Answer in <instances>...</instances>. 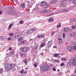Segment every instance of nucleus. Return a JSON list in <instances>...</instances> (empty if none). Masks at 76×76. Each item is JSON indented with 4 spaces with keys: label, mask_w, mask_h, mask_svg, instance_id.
<instances>
[{
    "label": "nucleus",
    "mask_w": 76,
    "mask_h": 76,
    "mask_svg": "<svg viewBox=\"0 0 76 76\" xmlns=\"http://www.w3.org/2000/svg\"><path fill=\"white\" fill-rule=\"evenodd\" d=\"M15 66L16 65L15 64H6L5 65V70L6 71H9L10 70H12Z\"/></svg>",
    "instance_id": "f257e3e1"
},
{
    "label": "nucleus",
    "mask_w": 76,
    "mask_h": 76,
    "mask_svg": "<svg viewBox=\"0 0 76 76\" xmlns=\"http://www.w3.org/2000/svg\"><path fill=\"white\" fill-rule=\"evenodd\" d=\"M14 7H9V10H10V11H9L8 12V13L10 15H13V16H14V15H15L16 16H18V15H16V12L14 11V10L13 9Z\"/></svg>",
    "instance_id": "f03ea898"
},
{
    "label": "nucleus",
    "mask_w": 76,
    "mask_h": 76,
    "mask_svg": "<svg viewBox=\"0 0 76 76\" xmlns=\"http://www.w3.org/2000/svg\"><path fill=\"white\" fill-rule=\"evenodd\" d=\"M50 69V67L48 65H44L40 67V70L43 72H46Z\"/></svg>",
    "instance_id": "7ed1b4c3"
},
{
    "label": "nucleus",
    "mask_w": 76,
    "mask_h": 76,
    "mask_svg": "<svg viewBox=\"0 0 76 76\" xmlns=\"http://www.w3.org/2000/svg\"><path fill=\"white\" fill-rule=\"evenodd\" d=\"M21 50H22L23 52H26V51L28 50V48L26 47H24L22 48H21Z\"/></svg>",
    "instance_id": "20e7f679"
},
{
    "label": "nucleus",
    "mask_w": 76,
    "mask_h": 76,
    "mask_svg": "<svg viewBox=\"0 0 76 76\" xmlns=\"http://www.w3.org/2000/svg\"><path fill=\"white\" fill-rule=\"evenodd\" d=\"M72 64L76 66V57L72 59Z\"/></svg>",
    "instance_id": "39448f33"
},
{
    "label": "nucleus",
    "mask_w": 76,
    "mask_h": 76,
    "mask_svg": "<svg viewBox=\"0 0 76 76\" xmlns=\"http://www.w3.org/2000/svg\"><path fill=\"white\" fill-rule=\"evenodd\" d=\"M32 32H33V30H32V29L28 30L26 31V33L27 34H31L32 33Z\"/></svg>",
    "instance_id": "423d86ee"
},
{
    "label": "nucleus",
    "mask_w": 76,
    "mask_h": 76,
    "mask_svg": "<svg viewBox=\"0 0 76 76\" xmlns=\"http://www.w3.org/2000/svg\"><path fill=\"white\" fill-rule=\"evenodd\" d=\"M45 37V35L44 34H42L38 36H37L38 38H44Z\"/></svg>",
    "instance_id": "0eeeda50"
},
{
    "label": "nucleus",
    "mask_w": 76,
    "mask_h": 76,
    "mask_svg": "<svg viewBox=\"0 0 76 76\" xmlns=\"http://www.w3.org/2000/svg\"><path fill=\"white\" fill-rule=\"evenodd\" d=\"M58 42L59 44H61V43H62V39L58 38Z\"/></svg>",
    "instance_id": "6e6552de"
},
{
    "label": "nucleus",
    "mask_w": 76,
    "mask_h": 76,
    "mask_svg": "<svg viewBox=\"0 0 76 76\" xmlns=\"http://www.w3.org/2000/svg\"><path fill=\"white\" fill-rule=\"evenodd\" d=\"M70 35L71 37H73L74 36H75V33L73 32L70 34Z\"/></svg>",
    "instance_id": "1a4fd4ad"
},
{
    "label": "nucleus",
    "mask_w": 76,
    "mask_h": 76,
    "mask_svg": "<svg viewBox=\"0 0 76 76\" xmlns=\"http://www.w3.org/2000/svg\"><path fill=\"white\" fill-rule=\"evenodd\" d=\"M57 1V0H53L51 1V3L52 4H54V3H56Z\"/></svg>",
    "instance_id": "9d476101"
},
{
    "label": "nucleus",
    "mask_w": 76,
    "mask_h": 76,
    "mask_svg": "<svg viewBox=\"0 0 76 76\" xmlns=\"http://www.w3.org/2000/svg\"><path fill=\"white\" fill-rule=\"evenodd\" d=\"M45 45V42H44L42 43L41 45L39 47V48H40V47H44Z\"/></svg>",
    "instance_id": "9b49d317"
},
{
    "label": "nucleus",
    "mask_w": 76,
    "mask_h": 76,
    "mask_svg": "<svg viewBox=\"0 0 76 76\" xmlns=\"http://www.w3.org/2000/svg\"><path fill=\"white\" fill-rule=\"evenodd\" d=\"M46 4H47V2L45 1H43L42 2L41 5L42 6H45Z\"/></svg>",
    "instance_id": "f8f14e48"
},
{
    "label": "nucleus",
    "mask_w": 76,
    "mask_h": 76,
    "mask_svg": "<svg viewBox=\"0 0 76 76\" xmlns=\"http://www.w3.org/2000/svg\"><path fill=\"white\" fill-rule=\"evenodd\" d=\"M28 59H26L23 61V63H25V64H27V63L28 62Z\"/></svg>",
    "instance_id": "ddd939ff"
},
{
    "label": "nucleus",
    "mask_w": 76,
    "mask_h": 76,
    "mask_svg": "<svg viewBox=\"0 0 76 76\" xmlns=\"http://www.w3.org/2000/svg\"><path fill=\"white\" fill-rule=\"evenodd\" d=\"M52 42L51 41H49L48 42V47H50V45H51V42Z\"/></svg>",
    "instance_id": "4468645a"
},
{
    "label": "nucleus",
    "mask_w": 76,
    "mask_h": 76,
    "mask_svg": "<svg viewBox=\"0 0 76 76\" xmlns=\"http://www.w3.org/2000/svg\"><path fill=\"white\" fill-rule=\"evenodd\" d=\"M18 38V37H16L15 35V36H13L12 39L13 41H15V39H17Z\"/></svg>",
    "instance_id": "2eb2a0df"
},
{
    "label": "nucleus",
    "mask_w": 76,
    "mask_h": 76,
    "mask_svg": "<svg viewBox=\"0 0 76 76\" xmlns=\"http://www.w3.org/2000/svg\"><path fill=\"white\" fill-rule=\"evenodd\" d=\"M15 35L16 37H19V35H20V34L19 33H16L15 34Z\"/></svg>",
    "instance_id": "dca6fc26"
},
{
    "label": "nucleus",
    "mask_w": 76,
    "mask_h": 76,
    "mask_svg": "<svg viewBox=\"0 0 76 76\" xmlns=\"http://www.w3.org/2000/svg\"><path fill=\"white\" fill-rule=\"evenodd\" d=\"M13 23H11L10 24L8 27L9 29H11V28H12V27L13 26Z\"/></svg>",
    "instance_id": "f3484780"
},
{
    "label": "nucleus",
    "mask_w": 76,
    "mask_h": 76,
    "mask_svg": "<svg viewBox=\"0 0 76 76\" xmlns=\"http://www.w3.org/2000/svg\"><path fill=\"white\" fill-rule=\"evenodd\" d=\"M64 32H66L67 31H68V29H67V28L66 27H65L64 28Z\"/></svg>",
    "instance_id": "a211bd4d"
},
{
    "label": "nucleus",
    "mask_w": 76,
    "mask_h": 76,
    "mask_svg": "<svg viewBox=\"0 0 76 76\" xmlns=\"http://www.w3.org/2000/svg\"><path fill=\"white\" fill-rule=\"evenodd\" d=\"M66 64L67 65H68L69 66H70V65L72 64V63H71V62H70V61H68Z\"/></svg>",
    "instance_id": "6ab92c4d"
},
{
    "label": "nucleus",
    "mask_w": 76,
    "mask_h": 76,
    "mask_svg": "<svg viewBox=\"0 0 76 76\" xmlns=\"http://www.w3.org/2000/svg\"><path fill=\"white\" fill-rule=\"evenodd\" d=\"M11 54L12 56H14L15 55V52L14 51H12L11 53Z\"/></svg>",
    "instance_id": "aec40b11"
},
{
    "label": "nucleus",
    "mask_w": 76,
    "mask_h": 76,
    "mask_svg": "<svg viewBox=\"0 0 76 76\" xmlns=\"http://www.w3.org/2000/svg\"><path fill=\"white\" fill-rule=\"evenodd\" d=\"M59 55H60V54L59 53L55 54L54 55V56L55 57H57L58 56H59Z\"/></svg>",
    "instance_id": "412c9836"
},
{
    "label": "nucleus",
    "mask_w": 76,
    "mask_h": 76,
    "mask_svg": "<svg viewBox=\"0 0 76 76\" xmlns=\"http://www.w3.org/2000/svg\"><path fill=\"white\" fill-rule=\"evenodd\" d=\"M68 51H70V52H72V48H69L68 49Z\"/></svg>",
    "instance_id": "4be33fe9"
},
{
    "label": "nucleus",
    "mask_w": 76,
    "mask_h": 76,
    "mask_svg": "<svg viewBox=\"0 0 76 76\" xmlns=\"http://www.w3.org/2000/svg\"><path fill=\"white\" fill-rule=\"evenodd\" d=\"M34 65L35 67H37V62H36L34 64Z\"/></svg>",
    "instance_id": "5701e85b"
},
{
    "label": "nucleus",
    "mask_w": 76,
    "mask_h": 76,
    "mask_svg": "<svg viewBox=\"0 0 76 76\" xmlns=\"http://www.w3.org/2000/svg\"><path fill=\"white\" fill-rule=\"evenodd\" d=\"M61 60H62V61H66V58H61Z\"/></svg>",
    "instance_id": "b1692460"
},
{
    "label": "nucleus",
    "mask_w": 76,
    "mask_h": 76,
    "mask_svg": "<svg viewBox=\"0 0 76 76\" xmlns=\"http://www.w3.org/2000/svg\"><path fill=\"white\" fill-rule=\"evenodd\" d=\"M22 37H20L18 39V40L20 41H22Z\"/></svg>",
    "instance_id": "393cba45"
},
{
    "label": "nucleus",
    "mask_w": 76,
    "mask_h": 76,
    "mask_svg": "<svg viewBox=\"0 0 76 76\" xmlns=\"http://www.w3.org/2000/svg\"><path fill=\"white\" fill-rule=\"evenodd\" d=\"M72 3L73 4H76V0H74L73 1Z\"/></svg>",
    "instance_id": "a878e982"
},
{
    "label": "nucleus",
    "mask_w": 76,
    "mask_h": 76,
    "mask_svg": "<svg viewBox=\"0 0 76 76\" xmlns=\"http://www.w3.org/2000/svg\"><path fill=\"white\" fill-rule=\"evenodd\" d=\"M21 6L22 7H23V8L25 7V5L23 4H21Z\"/></svg>",
    "instance_id": "bb28decb"
},
{
    "label": "nucleus",
    "mask_w": 76,
    "mask_h": 76,
    "mask_svg": "<svg viewBox=\"0 0 76 76\" xmlns=\"http://www.w3.org/2000/svg\"><path fill=\"white\" fill-rule=\"evenodd\" d=\"M45 7V8H46V9H47V8H48V7H50V5L48 4L47 5H46Z\"/></svg>",
    "instance_id": "cd10ccee"
},
{
    "label": "nucleus",
    "mask_w": 76,
    "mask_h": 76,
    "mask_svg": "<svg viewBox=\"0 0 76 76\" xmlns=\"http://www.w3.org/2000/svg\"><path fill=\"white\" fill-rule=\"evenodd\" d=\"M76 26H73L72 27V28L73 29H76Z\"/></svg>",
    "instance_id": "c85d7f7f"
},
{
    "label": "nucleus",
    "mask_w": 76,
    "mask_h": 76,
    "mask_svg": "<svg viewBox=\"0 0 76 76\" xmlns=\"http://www.w3.org/2000/svg\"><path fill=\"white\" fill-rule=\"evenodd\" d=\"M54 61H55V62H57V63H60V61L57 60H55Z\"/></svg>",
    "instance_id": "c756f323"
},
{
    "label": "nucleus",
    "mask_w": 76,
    "mask_h": 76,
    "mask_svg": "<svg viewBox=\"0 0 76 76\" xmlns=\"http://www.w3.org/2000/svg\"><path fill=\"white\" fill-rule=\"evenodd\" d=\"M72 44L73 45H76V43L75 42H72Z\"/></svg>",
    "instance_id": "7c9ffc66"
},
{
    "label": "nucleus",
    "mask_w": 76,
    "mask_h": 76,
    "mask_svg": "<svg viewBox=\"0 0 76 76\" xmlns=\"http://www.w3.org/2000/svg\"><path fill=\"white\" fill-rule=\"evenodd\" d=\"M23 23H24L23 21L22 20L20 21V24H23Z\"/></svg>",
    "instance_id": "2f4dec72"
},
{
    "label": "nucleus",
    "mask_w": 76,
    "mask_h": 76,
    "mask_svg": "<svg viewBox=\"0 0 76 76\" xmlns=\"http://www.w3.org/2000/svg\"><path fill=\"white\" fill-rule=\"evenodd\" d=\"M38 9V7L36 5L35 7V8H34V10H37Z\"/></svg>",
    "instance_id": "473e14b6"
},
{
    "label": "nucleus",
    "mask_w": 76,
    "mask_h": 76,
    "mask_svg": "<svg viewBox=\"0 0 76 76\" xmlns=\"http://www.w3.org/2000/svg\"><path fill=\"white\" fill-rule=\"evenodd\" d=\"M38 48V46H35L34 48V49H35V50H37V48Z\"/></svg>",
    "instance_id": "72a5a7b5"
},
{
    "label": "nucleus",
    "mask_w": 76,
    "mask_h": 76,
    "mask_svg": "<svg viewBox=\"0 0 76 76\" xmlns=\"http://www.w3.org/2000/svg\"><path fill=\"white\" fill-rule=\"evenodd\" d=\"M61 26V23H59V25H58L57 27V28H59V27H60Z\"/></svg>",
    "instance_id": "f704fd0d"
},
{
    "label": "nucleus",
    "mask_w": 76,
    "mask_h": 76,
    "mask_svg": "<svg viewBox=\"0 0 76 76\" xmlns=\"http://www.w3.org/2000/svg\"><path fill=\"white\" fill-rule=\"evenodd\" d=\"M73 48L74 50H76V46H75V45L73 46Z\"/></svg>",
    "instance_id": "c9c22d12"
},
{
    "label": "nucleus",
    "mask_w": 76,
    "mask_h": 76,
    "mask_svg": "<svg viewBox=\"0 0 76 76\" xmlns=\"http://www.w3.org/2000/svg\"><path fill=\"white\" fill-rule=\"evenodd\" d=\"M61 4H62V5H63V4H64V2H63V1H62L61 2Z\"/></svg>",
    "instance_id": "e433bc0d"
},
{
    "label": "nucleus",
    "mask_w": 76,
    "mask_h": 76,
    "mask_svg": "<svg viewBox=\"0 0 76 76\" xmlns=\"http://www.w3.org/2000/svg\"><path fill=\"white\" fill-rule=\"evenodd\" d=\"M68 10L67 9H64L63 10L64 12H67L68 11Z\"/></svg>",
    "instance_id": "4c0bfd02"
},
{
    "label": "nucleus",
    "mask_w": 76,
    "mask_h": 76,
    "mask_svg": "<svg viewBox=\"0 0 76 76\" xmlns=\"http://www.w3.org/2000/svg\"><path fill=\"white\" fill-rule=\"evenodd\" d=\"M21 44H25V42L24 41H22L21 42Z\"/></svg>",
    "instance_id": "58836bf2"
},
{
    "label": "nucleus",
    "mask_w": 76,
    "mask_h": 76,
    "mask_svg": "<svg viewBox=\"0 0 76 76\" xmlns=\"http://www.w3.org/2000/svg\"><path fill=\"white\" fill-rule=\"evenodd\" d=\"M2 71H3V69L2 68H1L0 69V73H1V72H2Z\"/></svg>",
    "instance_id": "ea45409f"
},
{
    "label": "nucleus",
    "mask_w": 76,
    "mask_h": 76,
    "mask_svg": "<svg viewBox=\"0 0 76 76\" xmlns=\"http://www.w3.org/2000/svg\"><path fill=\"white\" fill-rule=\"evenodd\" d=\"M3 39V37L0 36V39Z\"/></svg>",
    "instance_id": "a19ab883"
},
{
    "label": "nucleus",
    "mask_w": 76,
    "mask_h": 76,
    "mask_svg": "<svg viewBox=\"0 0 76 76\" xmlns=\"http://www.w3.org/2000/svg\"><path fill=\"white\" fill-rule=\"evenodd\" d=\"M9 35L10 36L12 37V36H13V33L10 34Z\"/></svg>",
    "instance_id": "79ce46f5"
},
{
    "label": "nucleus",
    "mask_w": 76,
    "mask_h": 76,
    "mask_svg": "<svg viewBox=\"0 0 76 76\" xmlns=\"http://www.w3.org/2000/svg\"><path fill=\"white\" fill-rule=\"evenodd\" d=\"M53 71H56V69L54 68V67H53Z\"/></svg>",
    "instance_id": "37998d69"
},
{
    "label": "nucleus",
    "mask_w": 76,
    "mask_h": 76,
    "mask_svg": "<svg viewBox=\"0 0 76 76\" xmlns=\"http://www.w3.org/2000/svg\"><path fill=\"white\" fill-rule=\"evenodd\" d=\"M15 2H16V4H18V3H19V2L18 1V0H16L15 1Z\"/></svg>",
    "instance_id": "c03bdc74"
},
{
    "label": "nucleus",
    "mask_w": 76,
    "mask_h": 76,
    "mask_svg": "<svg viewBox=\"0 0 76 76\" xmlns=\"http://www.w3.org/2000/svg\"><path fill=\"white\" fill-rule=\"evenodd\" d=\"M60 66H64V64L62 63H61L60 64Z\"/></svg>",
    "instance_id": "a18cd8bd"
},
{
    "label": "nucleus",
    "mask_w": 76,
    "mask_h": 76,
    "mask_svg": "<svg viewBox=\"0 0 76 76\" xmlns=\"http://www.w3.org/2000/svg\"><path fill=\"white\" fill-rule=\"evenodd\" d=\"M63 38H65V35H66V34H65L64 33L63 34Z\"/></svg>",
    "instance_id": "49530a36"
},
{
    "label": "nucleus",
    "mask_w": 76,
    "mask_h": 76,
    "mask_svg": "<svg viewBox=\"0 0 76 76\" xmlns=\"http://www.w3.org/2000/svg\"><path fill=\"white\" fill-rule=\"evenodd\" d=\"M8 41H10V40H12V38H8Z\"/></svg>",
    "instance_id": "de8ad7c7"
},
{
    "label": "nucleus",
    "mask_w": 76,
    "mask_h": 76,
    "mask_svg": "<svg viewBox=\"0 0 76 76\" xmlns=\"http://www.w3.org/2000/svg\"><path fill=\"white\" fill-rule=\"evenodd\" d=\"M44 12L45 13H48V11L47 10H44Z\"/></svg>",
    "instance_id": "09e8293b"
},
{
    "label": "nucleus",
    "mask_w": 76,
    "mask_h": 76,
    "mask_svg": "<svg viewBox=\"0 0 76 76\" xmlns=\"http://www.w3.org/2000/svg\"><path fill=\"white\" fill-rule=\"evenodd\" d=\"M12 50V48H9V50Z\"/></svg>",
    "instance_id": "8fccbe9b"
},
{
    "label": "nucleus",
    "mask_w": 76,
    "mask_h": 76,
    "mask_svg": "<svg viewBox=\"0 0 76 76\" xmlns=\"http://www.w3.org/2000/svg\"><path fill=\"white\" fill-rule=\"evenodd\" d=\"M3 13V11H0V15H1Z\"/></svg>",
    "instance_id": "3c124183"
},
{
    "label": "nucleus",
    "mask_w": 76,
    "mask_h": 76,
    "mask_svg": "<svg viewBox=\"0 0 76 76\" xmlns=\"http://www.w3.org/2000/svg\"><path fill=\"white\" fill-rule=\"evenodd\" d=\"M27 73V72L24 71V73H23V74H26Z\"/></svg>",
    "instance_id": "603ef678"
},
{
    "label": "nucleus",
    "mask_w": 76,
    "mask_h": 76,
    "mask_svg": "<svg viewBox=\"0 0 76 76\" xmlns=\"http://www.w3.org/2000/svg\"><path fill=\"white\" fill-rule=\"evenodd\" d=\"M24 71H23V70H22L21 71V73H24Z\"/></svg>",
    "instance_id": "864d4df0"
},
{
    "label": "nucleus",
    "mask_w": 76,
    "mask_h": 76,
    "mask_svg": "<svg viewBox=\"0 0 76 76\" xmlns=\"http://www.w3.org/2000/svg\"><path fill=\"white\" fill-rule=\"evenodd\" d=\"M27 3H28V4H30V2H29V1H28L27 0Z\"/></svg>",
    "instance_id": "5fc2aeb1"
},
{
    "label": "nucleus",
    "mask_w": 76,
    "mask_h": 76,
    "mask_svg": "<svg viewBox=\"0 0 76 76\" xmlns=\"http://www.w3.org/2000/svg\"><path fill=\"white\" fill-rule=\"evenodd\" d=\"M73 22H75V21H76V19L75 18L74 19H73Z\"/></svg>",
    "instance_id": "6e6d98bb"
},
{
    "label": "nucleus",
    "mask_w": 76,
    "mask_h": 76,
    "mask_svg": "<svg viewBox=\"0 0 76 76\" xmlns=\"http://www.w3.org/2000/svg\"><path fill=\"white\" fill-rule=\"evenodd\" d=\"M54 32H53L51 33V35H54Z\"/></svg>",
    "instance_id": "4d7b16f0"
},
{
    "label": "nucleus",
    "mask_w": 76,
    "mask_h": 76,
    "mask_svg": "<svg viewBox=\"0 0 76 76\" xmlns=\"http://www.w3.org/2000/svg\"><path fill=\"white\" fill-rule=\"evenodd\" d=\"M53 48H56L57 47H56V46H53Z\"/></svg>",
    "instance_id": "13d9d810"
},
{
    "label": "nucleus",
    "mask_w": 76,
    "mask_h": 76,
    "mask_svg": "<svg viewBox=\"0 0 76 76\" xmlns=\"http://www.w3.org/2000/svg\"><path fill=\"white\" fill-rule=\"evenodd\" d=\"M23 55L24 56H26V54L25 53H23Z\"/></svg>",
    "instance_id": "bf43d9fd"
},
{
    "label": "nucleus",
    "mask_w": 76,
    "mask_h": 76,
    "mask_svg": "<svg viewBox=\"0 0 76 76\" xmlns=\"http://www.w3.org/2000/svg\"><path fill=\"white\" fill-rule=\"evenodd\" d=\"M70 22H73V20H72L71 19V20H70Z\"/></svg>",
    "instance_id": "052dcab7"
},
{
    "label": "nucleus",
    "mask_w": 76,
    "mask_h": 76,
    "mask_svg": "<svg viewBox=\"0 0 76 76\" xmlns=\"http://www.w3.org/2000/svg\"><path fill=\"white\" fill-rule=\"evenodd\" d=\"M32 30H33V31H35V28H34L33 29H32Z\"/></svg>",
    "instance_id": "680f3d73"
},
{
    "label": "nucleus",
    "mask_w": 76,
    "mask_h": 76,
    "mask_svg": "<svg viewBox=\"0 0 76 76\" xmlns=\"http://www.w3.org/2000/svg\"><path fill=\"white\" fill-rule=\"evenodd\" d=\"M48 21L49 22H51V19H49Z\"/></svg>",
    "instance_id": "e2e57ef3"
},
{
    "label": "nucleus",
    "mask_w": 76,
    "mask_h": 76,
    "mask_svg": "<svg viewBox=\"0 0 76 76\" xmlns=\"http://www.w3.org/2000/svg\"><path fill=\"white\" fill-rule=\"evenodd\" d=\"M27 6L28 7H30V5H29V4Z\"/></svg>",
    "instance_id": "0e129e2a"
},
{
    "label": "nucleus",
    "mask_w": 76,
    "mask_h": 76,
    "mask_svg": "<svg viewBox=\"0 0 76 76\" xmlns=\"http://www.w3.org/2000/svg\"><path fill=\"white\" fill-rule=\"evenodd\" d=\"M51 21L52 22L53 21V19H51Z\"/></svg>",
    "instance_id": "69168bd1"
},
{
    "label": "nucleus",
    "mask_w": 76,
    "mask_h": 76,
    "mask_svg": "<svg viewBox=\"0 0 76 76\" xmlns=\"http://www.w3.org/2000/svg\"><path fill=\"white\" fill-rule=\"evenodd\" d=\"M30 41H32V39H30Z\"/></svg>",
    "instance_id": "338daca9"
},
{
    "label": "nucleus",
    "mask_w": 76,
    "mask_h": 76,
    "mask_svg": "<svg viewBox=\"0 0 76 76\" xmlns=\"http://www.w3.org/2000/svg\"><path fill=\"white\" fill-rule=\"evenodd\" d=\"M75 73H76V69L75 70Z\"/></svg>",
    "instance_id": "774afa93"
}]
</instances>
